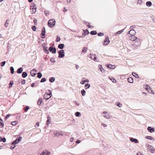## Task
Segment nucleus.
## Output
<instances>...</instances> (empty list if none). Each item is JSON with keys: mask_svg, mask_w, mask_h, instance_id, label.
Wrapping results in <instances>:
<instances>
[{"mask_svg": "<svg viewBox=\"0 0 155 155\" xmlns=\"http://www.w3.org/2000/svg\"><path fill=\"white\" fill-rule=\"evenodd\" d=\"M51 92L49 90H47L46 91V93L44 95V98L45 99L48 100L51 97Z\"/></svg>", "mask_w": 155, "mask_h": 155, "instance_id": "obj_1", "label": "nucleus"}, {"mask_svg": "<svg viewBox=\"0 0 155 155\" xmlns=\"http://www.w3.org/2000/svg\"><path fill=\"white\" fill-rule=\"evenodd\" d=\"M55 21L54 19L50 20L48 21V25L51 28L53 27L55 25Z\"/></svg>", "mask_w": 155, "mask_h": 155, "instance_id": "obj_2", "label": "nucleus"}, {"mask_svg": "<svg viewBox=\"0 0 155 155\" xmlns=\"http://www.w3.org/2000/svg\"><path fill=\"white\" fill-rule=\"evenodd\" d=\"M88 57L96 61H98V59L96 58L95 55L89 54L88 55Z\"/></svg>", "mask_w": 155, "mask_h": 155, "instance_id": "obj_3", "label": "nucleus"}, {"mask_svg": "<svg viewBox=\"0 0 155 155\" xmlns=\"http://www.w3.org/2000/svg\"><path fill=\"white\" fill-rule=\"evenodd\" d=\"M148 151L151 153H153L154 151V147L150 145H148L147 147Z\"/></svg>", "mask_w": 155, "mask_h": 155, "instance_id": "obj_4", "label": "nucleus"}, {"mask_svg": "<svg viewBox=\"0 0 155 155\" xmlns=\"http://www.w3.org/2000/svg\"><path fill=\"white\" fill-rule=\"evenodd\" d=\"M64 50H61L60 51L58 52V54H59L58 57L60 58L64 57Z\"/></svg>", "mask_w": 155, "mask_h": 155, "instance_id": "obj_5", "label": "nucleus"}, {"mask_svg": "<svg viewBox=\"0 0 155 155\" xmlns=\"http://www.w3.org/2000/svg\"><path fill=\"white\" fill-rule=\"evenodd\" d=\"M22 139V137H20L19 138H17L16 140L14 141L12 143V144H16L18 143Z\"/></svg>", "mask_w": 155, "mask_h": 155, "instance_id": "obj_6", "label": "nucleus"}, {"mask_svg": "<svg viewBox=\"0 0 155 155\" xmlns=\"http://www.w3.org/2000/svg\"><path fill=\"white\" fill-rule=\"evenodd\" d=\"M103 116L107 119H110V116L109 114L107 113V111H105L103 112Z\"/></svg>", "mask_w": 155, "mask_h": 155, "instance_id": "obj_7", "label": "nucleus"}, {"mask_svg": "<svg viewBox=\"0 0 155 155\" xmlns=\"http://www.w3.org/2000/svg\"><path fill=\"white\" fill-rule=\"evenodd\" d=\"M130 39L132 41H135L136 40L137 41H139V39L137 38L136 37L134 36H131L130 37Z\"/></svg>", "mask_w": 155, "mask_h": 155, "instance_id": "obj_8", "label": "nucleus"}, {"mask_svg": "<svg viewBox=\"0 0 155 155\" xmlns=\"http://www.w3.org/2000/svg\"><path fill=\"white\" fill-rule=\"evenodd\" d=\"M49 51L52 52L53 54H55L56 53V49L55 47L53 48L52 47H50L49 48Z\"/></svg>", "mask_w": 155, "mask_h": 155, "instance_id": "obj_9", "label": "nucleus"}, {"mask_svg": "<svg viewBox=\"0 0 155 155\" xmlns=\"http://www.w3.org/2000/svg\"><path fill=\"white\" fill-rule=\"evenodd\" d=\"M145 88L149 93H151L152 94H154V92L152 91L151 88L149 86H147V87H145Z\"/></svg>", "mask_w": 155, "mask_h": 155, "instance_id": "obj_10", "label": "nucleus"}, {"mask_svg": "<svg viewBox=\"0 0 155 155\" xmlns=\"http://www.w3.org/2000/svg\"><path fill=\"white\" fill-rule=\"evenodd\" d=\"M37 71L35 69H32L30 72V73L32 76L34 77L36 74Z\"/></svg>", "mask_w": 155, "mask_h": 155, "instance_id": "obj_11", "label": "nucleus"}, {"mask_svg": "<svg viewBox=\"0 0 155 155\" xmlns=\"http://www.w3.org/2000/svg\"><path fill=\"white\" fill-rule=\"evenodd\" d=\"M31 9H32V14L35 13L36 12V6L34 5L33 6L31 7Z\"/></svg>", "mask_w": 155, "mask_h": 155, "instance_id": "obj_12", "label": "nucleus"}, {"mask_svg": "<svg viewBox=\"0 0 155 155\" xmlns=\"http://www.w3.org/2000/svg\"><path fill=\"white\" fill-rule=\"evenodd\" d=\"M110 42V41L109 40L108 38L107 37H106L105 40L104 41V45H107Z\"/></svg>", "mask_w": 155, "mask_h": 155, "instance_id": "obj_13", "label": "nucleus"}, {"mask_svg": "<svg viewBox=\"0 0 155 155\" xmlns=\"http://www.w3.org/2000/svg\"><path fill=\"white\" fill-rule=\"evenodd\" d=\"M136 34V31L134 29H131L129 31V34L131 36H134Z\"/></svg>", "mask_w": 155, "mask_h": 155, "instance_id": "obj_14", "label": "nucleus"}, {"mask_svg": "<svg viewBox=\"0 0 155 155\" xmlns=\"http://www.w3.org/2000/svg\"><path fill=\"white\" fill-rule=\"evenodd\" d=\"M51 153L50 152L46 151L45 152H43L40 154L41 155H50Z\"/></svg>", "mask_w": 155, "mask_h": 155, "instance_id": "obj_15", "label": "nucleus"}, {"mask_svg": "<svg viewBox=\"0 0 155 155\" xmlns=\"http://www.w3.org/2000/svg\"><path fill=\"white\" fill-rule=\"evenodd\" d=\"M130 141L132 142H134L136 143H138V140L136 139L133 138L131 137L130 139Z\"/></svg>", "mask_w": 155, "mask_h": 155, "instance_id": "obj_16", "label": "nucleus"}, {"mask_svg": "<svg viewBox=\"0 0 155 155\" xmlns=\"http://www.w3.org/2000/svg\"><path fill=\"white\" fill-rule=\"evenodd\" d=\"M147 130H149V131L151 133H152L154 131V129L153 128H152L151 127H149L147 128Z\"/></svg>", "mask_w": 155, "mask_h": 155, "instance_id": "obj_17", "label": "nucleus"}, {"mask_svg": "<svg viewBox=\"0 0 155 155\" xmlns=\"http://www.w3.org/2000/svg\"><path fill=\"white\" fill-rule=\"evenodd\" d=\"M23 69L22 68H20L17 70V73L18 74H21L22 72Z\"/></svg>", "mask_w": 155, "mask_h": 155, "instance_id": "obj_18", "label": "nucleus"}, {"mask_svg": "<svg viewBox=\"0 0 155 155\" xmlns=\"http://www.w3.org/2000/svg\"><path fill=\"white\" fill-rule=\"evenodd\" d=\"M54 134L55 135L58 136L59 135H63V134L61 132H57L56 133H54Z\"/></svg>", "mask_w": 155, "mask_h": 155, "instance_id": "obj_19", "label": "nucleus"}, {"mask_svg": "<svg viewBox=\"0 0 155 155\" xmlns=\"http://www.w3.org/2000/svg\"><path fill=\"white\" fill-rule=\"evenodd\" d=\"M127 81L129 82L130 83H133V78L131 77L128 78Z\"/></svg>", "mask_w": 155, "mask_h": 155, "instance_id": "obj_20", "label": "nucleus"}, {"mask_svg": "<svg viewBox=\"0 0 155 155\" xmlns=\"http://www.w3.org/2000/svg\"><path fill=\"white\" fill-rule=\"evenodd\" d=\"M64 45L63 44H61L58 45V48L61 49H62L64 48Z\"/></svg>", "mask_w": 155, "mask_h": 155, "instance_id": "obj_21", "label": "nucleus"}, {"mask_svg": "<svg viewBox=\"0 0 155 155\" xmlns=\"http://www.w3.org/2000/svg\"><path fill=\"white\" fill-rule=\"evenodd\" d=\"M146 5L147 7H150L152 5V3L150 1H148L146 2Z\"/></svg>", "mask_w": 155, "mask_h": 155, "instance_id": "obj_22", "label": "nucleus"}, {"mask_svg": "<svg viewBox=\"0 0 155 155\" xmlns=\"http://www.w3.org/2000/svg\"><path fill=\"white\" fill-rule=\"evenodd\" d=\"M43 28L44 29L43 30H42V32H41V35L43 36H45V28L44 27Z\"/></svg>", "mask_w": 155, "mask_h": 155, "instance_id": "obj_23", "label": "nucleus"}, {"mask_svg": "<svg viewBox=\"0 0 155 155\" xmlns=\"http://www.w3.org/2000/svg\"><path fill=\"white\" fill-rule=\"evenodd\" d=\"M0 141H2L4 142H5L6 141V139L5 137L2 138V137H0Z\"/></svg>", "mask_w": 155, "mask_h": 155, "instance_id": "obj_24", "label": "nucleus"}, {"mask_svg": "<svg viewBox=\"0 0 155 155\" xmlns=\"http://www.w3.org/2000/svg\"><path fill=\"white\" fill-rule=\"evenodd\" d=\"M75 115L76 117H80L81 116V114L80 113L78 112H76L75 114Z\"/></svg>", "mask_w": 155, "mask_h": 155, "instance_id": "obj_25", "label": "nucleus"}, {"mask_svg": "<svg viewBox=\"0 0 155 155\" xmlns=\"http://www.w3.org/2000/svg\"><path fill=\"white\" fill-rule=\"evenodd\" d=\"M22 75L23 78H25L27 76V74L25 72H23Z\"/></svg>", "mask_w": 155, "mask_h": 155, "instance_id": "obj_26", "label": "nucleus"}, {"mask_svg": "<svg viewBox=\"0 0 155 155\" xmlns=\"http://www.w3.org/2000/svg\"><path fill=\"white\" fill-rule=\"evenodd\" d=\"M42 101V100L41 98H40L39 99L38 101V105H40L41 104V103Z\"/></svg>", "mask_w": 155, "mask_h": 155, "instance_id": "obj_27", "label": "nucleus"}, {"mask_svg": "<svg viewBox=\"0 0 155 155\" xmlns=\"http://www.w3.org/2000/svg\"><path fill=\"white\" fill-rule=\"evenodd\" d=\"M107 67L108 68H109L111 69H113L114 68V66L111 64H107Z\"/></svg>", "mask_w": 155, "mask_h": 155, "instance_id": "obj_28", "label": "nucleus"}, {"mask_svg": "<svg viewBox=\"0 0 155 155\" xmlns=\"http://www.w3.org/2000/svg\"><path fill=\"white\" fill-rule=\"evenodd\" d=\"M90 34L92 35H95L97 34V32L96 31H93L91 32Z\"/></svg>", "mask_w": 155, "mask_h": 155, "instance_id": "obj_29", "label": "nucleus"}, {"mask_svg": "<svg viewBox=\"0 0 155 155\" xmlns=\"http://www.w3.org/2000/svg\"><path fill=\"white\" fill-rule=\"evenodd\" d=\"M44 49L45 50V52L47 54H48L49 53V51L47 49V47H44Z\"/></svg>", "mask_w": 155, "mask_h": 155, "instance_id": "obj_30", "label": "nucleus"}, {"mask_svg": "<svg viewBox=\"0 0 155 155\" xmlns=\"http://www.w3.org/2000/svg\"><path fill=\"white\" fill-rule=\"evenodd\" d=\"M132 74L133 76H134L136 78H138L139 77L138 75L137 74H136V73L134 72H132Z\"/></svg>", "mask_w": 155, "mask_h": 155, "instance_id": "obj_31", "label": "nucleus"}, {"mask_svg": "<svg viewBox=\"0 0 155 155\" xmlns=\"http://www.w3.org/2000/svg\"><path fill=\"white\" fill-rule=\"evenodd\" d=\"M11 73L12 74H13L14 73V68L13 67H11L10 68Z\"/></svg>", "mask_w": 155, "mask_h": 155, "instance_id": "obj_32", "label": "nucleus"}, {"mask_svg": "<svg viewBox=\"0 0 155 155\" xmlns=\"http://www.w3.org/2000/svg\"><path fill=\"white\" fill-rule=\"evenodd\" d=\"M124 29H123L121 30L120 31H118L117 32L116 34L118 35V34H121L122 32H123L124 31Z\"/></svg>", "mask_w": 155, "mask_h": 155, "instance_id": "obj_33", "label": "nucleus"}, {"mask_svg": "<svg viewBox=\"0 0 155 155\" xmlns=\"http://www.w3.org/2000/svg\"><path fill=\"white\" fill-rule=\"evenodd\" d=\"M85 93H86V92L83 89L81 91V93L83 96H85Z\"/></svg>", "mask_w": 155, "mask_h": 155, "instance_id": "obj_34", "label": "nucleus"}, {"mask_svg": "<svg viewBox=\"0 0 155 155\" xmlns=\"http://www.w3.org/2000/svg\"><path fill=\"white\" fill-rule=\"evenodd\" d=\"M55 80V78L54 77H52L49 79V81L52 83Z\"/></svg>", "mask_w": 155, "mask_h": 155, "instance_id": "obj_35", "label": "nucleus"}, {"mask_svg": "<svg viewBox=\"0 0 155 155\" xmlns=\"http://www.w3.org/2000/svg\"><path fill=\"white\" fill-rule=\"evenodd\" d=\"M98 67L99 68V69H100V71H101L102 72H103V68H102V66L101 65H99L98 66Z\"/></svg>", "mask_w": 155, "mask_h": 155, "instance_id": "obj_36", "label": "nucleus"}, {"mask_svg": "<svg viewBox=\"0 0 155 155\" xmlns=\"http://www.w3.org/2000/svg\"><path fill=\"white\" fill-rule=\"evenodd\" d=\"M38 77L39 78H41L42 76V74L41 73L39 72L38 73Z\"/></svg>", "mask_w": 155, "mask_h": 155, "instance_id": "obj_37", "label": "nucleus"}, {"mask_svg": "<svg viewBox=\"0 0 155 155\" xmlns=\"http://www.w3.org/2000/svg\"><path fill=\"white\" fill-rule=\"evenodd\" d=\"M142 0H138L137 2V3L140 5H141L142 3Z\"/></svg>", "mask_w": 155, "mask_h": 155, "instance_id": "obj_38", "label": "nucleus"}, {"mask_svg": "<svg viewBox=\"0 0 155 155\" xmlns=\"http://www.w3.org/2000/svg\"><path fill=\"white\" fill-rule=\"evenodd\" d=\"M87 49V48L84 47L83 49L82 52H84V53H85L86 52Z\"/></svg>", "mask_w": 155, "mask_h": 155, "instance_id": "obj_39", "label": "nucleus"}, {"mask_svg": "<svg viewBox=\"0 0 155 155\" xmlns=\"http://www.w3.org/2000/svg\"><path fill=\"white\" fill-rule=\"evenodd\" d=\"M17 121H12L11 122V124L13 125H15L17 124Z\"/></svg>", "mask_w": 155, "mask_h": 155, "instance_id": "obj_40", "label": "nucleus"}, {"mask_svg": "<svg viewBox=\"0 0 155 155\" xmlns=\"http://www.w3.org/2000/svg\"><path fill=\"white\" fill-rule=\"evenodd\" d=\"M6 63V62L5 61H4L1 63V66L2 67H3L4 66Z\"/></svg>", "mask_w": 155, "mask_h": 155, "instance_id": "obj_41", "label": "nucleus"}, {"mask_svg": "<svg viewBox=\"0 0 155 155\" xmlns=\"http://www.w3.org/2000/svg\"><path fill=\"white\" fill-rule=\"evenodd\" d=\"M46 81V79L45 78H43L41 79L40 82H44L45 81Z\"/></svg>", "mask_w": 155, "mask_h": 155, "instance_id": "obj_42", "label": "nucleus"}, {"mask_svg": "<svg viewBox=\"0 0 155 155\" xmlns=\"http://www.w3.org/2000/svg\"><path fill=\"white\" fill-rule=\"evenodd\" d=\"M13 84V82H11L9 84V87H12V85Z\"/></svg>", "mask_w": 155, "mask_h": 155, "instance_id": "obj_43", "label": "nucleus"}, {"mask_svg": "<svg viewBox=\"0 0 155 155\" xmlns=\"http://www.w3.org/2000/svg\"><path fill=\"white\" fill-rule=\"evenodd\" d=\"M146 138L150 140H152L153 138L151 136H146Z\"/></svg>", "mask_w": 155, "mask_h": 155, "instance_id": "obj_44", "label": "nucleus"}, {"mask_svg": "<svg viewBox=\"0 0 155 155\" xmlns=\"http://www.w3.org/2000/svg\"><path fill=\"white\" fill-rule=\"evenodd\" d=\"M32 29L33 31H35L36 30V28L35 26H33L32 27Z\"/></svg>", "mask_w": 155, "mask_h": 155, "instance_id": "obj_45", "label": "nucleus"}, {"mask_svg": "<svg viewBox=\"0 0 155 155\" xmlns=\"http://www.w3.org/2000/svg\"><path fill=\"white\" fill-rule=\"evenodd\" d=\"M8 20H7L5 23V27H8V23L7 22V21H8Z\"/></svg>", "mask_w": 155, "mask_h": 155, "instance_id": "obj_46", "label": "nucleus"}, {"mask_svg": "<svg viewBox=\"0 0 155 155\" xmlns=\"http://www.w3.org/2000/svg\"><path fill=\"white\" fill-rule=\"evenodd\" d=\"M85 87L88 86L87 87L86 89L90 87V85L89 84H87L85 85Z\"/></svg>", "mask_w": 155, "mask_h": 155, "instance_id": "obj_47", "label": "nucleus"}, {"mask_svg": "<svg viewBox=\"0 0 155 155\" xmlns=\"http://www.w3.org/2000/svg\"><path fill=\"white\" fill-rule=\"evenodd\" d=\"M1 121H3L1 119H0V123L1 124V126H2V127H3L4 124V123L3 122H1Z\"/></svg>", "mask_w": 155, "mask_h": 155, "instance_id": "obj_48", "label": "nucleus"}, {"mask_svg": "<svg viewBox=\"0 0 155 155\" xmlns=\"http://www.w3.org/2000/svg\"><path fill=\"white\" fill-rule=\"evenodd\" d=\"M117 105L119 107H121L122 105L121 104H120V103L117 102Z\"/></svg>", "mask_w": 155, "mask_h": 155, "instance_id": "obj_49", "label": "nucleus"}, {"mask_svg": "<svg viewBox=\"0 0 155 155\" xmlns=\"http://www.w3.org/2000/svg\"><path fill=\"white\" fill-rule=\"evenodd\" d=\"M86 81H87V80L83 81L81 82V84H84L85 83Z\"/></svg>", "mask_w": 155, "mask_h": 155, "instance_id": "obj_50", "label": "nucleus"}, {"mask_svg": "<svg viewBox=\"0 0 155 155\" xmlns=\"http://www.w3.org/2000/svg\"><path fill=\"white\" fill-rule=\"evenodd\" d=\"M104 34L102 33H99L98 34V35L99 36H101L104 35Z\"/></svg>", "mask_w": 155, "mask_h": 155, "instance_id": "obj_51", "label": "nucleus"}, {"mask_svg": "<svg viewBox=\"0 0 155 155\" xmlns=\"http://www.w3.org/2000/svg\"><path fill=\"white\" fill-rule=\"evenodd\" d=\"M51 61L52 62H55V61L54 60V59L51 58L50 59Z\"/></svg>", "mask_w": 155, "mask_h": 155, "instance_id": "obj_52", "label": "nucleus"}, {"mask_svg": "<svg viewBox=\"0 0 155 155\" xmlns=\"http://www.w3.org/2000/svg\"><path fill=\"white\" fill-rule=\"evenodd\" d=\"M84 33L85 34V35H86V34H89V31H88V30H87V29L86 30H85V32H84Z\"/></svg>", "mask_w": 155, "mask_h": 155, "instance_id": "obj_53", "label": "nucleus"}, {"mask_svg": "<svg viewBox=\"0 0 155 155\" xmlns=\"http://www.w3.org/2000/svg\"><path fill=\"white\" fill-rule=\"evenodd\" d=\"M137 155H143V154L140 152H138L137 153Z\"/></svg>", "mask_w": 155, "mask_h": 155, "instance_id": "obj_54", "label": "nucleus"}, {"mask_svg": "<svg viewBox=\"0 0 155 155\" xmlns=\"http://www.w3.org/2000/svg\"><path fill=\"white\" fill-rule=\"evenodd\" d=\"M47 124L48 125V124H49L50 123V121H49V119H48L47 121Z\"/></svg>", "mask_w": 155, "mask_h": 155, "instance_id": "obj_55", "label": "nucleus"}, {"mask_svg": "<svg viewBox=\"0 0 155 155\" xmlns=\"http://www.w3.org/2000/svg\"><path fill=\"white\" fill-rule=\"evenodd\" d=\"M101 125L103 126L104 127H105L107 126V125L106 124H101Z\"/></svg>", "mask_w": 155, "mask_h": 155, "instance_id": "obj_56", "label": "nucleus"}, {"mask_svg": "<svg viewBox=\"0 0 155 155\" xmlns=\"http://www.w3.org/2000/svg\"><path fill=\"white\" fill-rule=\"evenodd\" d=\"M25 80H23L21 82V84H24L25 83Z\"/></svg>", "mask_w": 155, "mask_h": 155, "instance_id": "obj_57", "label": "nucleus"}, {"mask_svg": "<svg viewBox=\"0 0 155 155\" xmlns=\"http://www.w3.org/2000/svg\"><path fill=\"white\" fill-rule=\"evenodd\" d=\"M81 142V140H77L76 141V143H80Z\"/></svg>", "mask_w": 155, "mask_h": 155, "instance_id": "obj_58", "label": "nucleus"}, {"mask_svg": "<svg viewBox=\"0 0 155 155\" xmlns=\"http://www.w3.org/2000/svg\"><path fill=\"white\" fill-rule=\"evenodd\" d=\"M10 116H11V114H8L5 117L6 119H7V118H8Z\"/></svg>", "mask_w": 155, "mask_h": 155, "instance_id": "obj_59", "label": "nucleus"}, {"mask_svg": "<svg viewBox=\"0 0 155 155\" xmlns=\"http://www.w3.org/2000/svg\"><path fill=\"white\" fill-rule=\"evenodd\" d=\"M29 109V108L27 106L26 107V108L25 109V111H27Z\"/></svg>", "mask_w": 155, "mask_h": 155, "instance_id": "obj_60", "label": "nucleus"}, {"mask_svg": "<svg viewBox=\"0 0 155 155\" xmlns=\"http://www.w3.org/2000/svg\"><path fill=\"white\" fill-rule=\"evenodd\" d=\"M134 27H135V26L134 25L131 26L130 27V29H132V28H134Z\"/></svg>", "mask_w": 155, "mask_h": 155, "instance_id": "obj_61", "label": "nucleus"}, {"mask_svg": "<svg viewBox=\"0 0 155 155\" xmlns=\"http://www.w3.org/2000/svg\"><path fill=\"white\" fill-rule=\"evenodd\" d=\"M60 40V38H59L58 39L57 38L56 40V41L57 42H58Z\"/></svg>", "mask_w": 155, "mask_h": 155, "instance_id": "obj_62", "label": "nucleus"}, {"mask_svg": "<svg viewBox=\"0 0 155 155\" xmlns=\"http://www.w3.org/2000/svg\"><path fill=\"white\" fill-rule=\"evenodd\" d=\"M73 140H74V139H73V138H71L70 139V141H71V142H73Z\"/></svg>", "mask_w": 155, "mask_h": 155, "instance_id": "obj_63", "label": "nucleus"}, {"mask_svg": "<svg viewBox=\"0 0 155 155\" xmlns=\"http://www.w3.org/2000/svg\"><path fill=\"white\" fill-rule=\"evenodd\" d=\"M112 81L114 83L116 82V81L114 79H113V81Z\"/></svg>", "mask_w": 155, "mask_h": 155, "instance_id": "obj_64", "label": "nucleus"}]
</instances>
